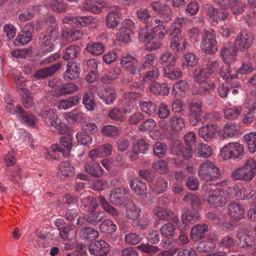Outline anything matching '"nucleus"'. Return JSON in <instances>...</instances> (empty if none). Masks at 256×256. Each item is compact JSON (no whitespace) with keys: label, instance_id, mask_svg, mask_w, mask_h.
Here are the masks:
<instances>
[{"label":"nucleus","instance_id":"6e6d98bb","mask_svg":"<svg viewBox=\"0 0 256 256\" xmlns=\"http://www.w3.org/2000/svg\"><path fill=\"white\" fill-rule=\"evenodd\" d=\"M210 76L205 68L196 69L193 72L194 81L196 82H205Z\"/></svg>","mask_w":256,"mask_h":256},{"label":"nucleus","instance_id":"bf43d9fd","mask_svg":"<svg viewBox=\"0 0 256 256\" xmlns=\"http://www.w3.org/2000/svg\"><path fill=\"white\" fill-rule=\"evenodd\" d=\"M139 176L148 182H152L154 180L156 172L150 168H144L138 172Z\"/></svg>","mask_w":256,"mask_h":256},{"label":"nucleus","instance_id":"b1692460","mask_svg":"<svg viewBox=\"0 0 256 256\" xmlns=\"http://www.w3.org/2000/svg\"><path fill=\"white\" fill-rule=\"evenodd\" d=\"M236 46L230 45L224 46L220 51V56L224 62L228 64L236 58Z\"/></svg>","mask_w":256,"mask_h":256},{"label":"nucleus","instance_id":"37998d69","mask_svg":"<svg viewBox=\"0 0 256 256\" xmlns=\"http://www.w3.org/2000/svg\"><path fill=\"white\" fill-rule=\"evenodd\" d=\"M195 154L198 157L208 158L212 154V148L206 144H201L196 149Z\"/></svg>","mask_w":256,"mask_h":256},{"label":"nucleus","instance_id":"4be33fe9","mask_svg":"<svg viewBox=\"0 0 256 256\" xmlns=\"http://www.w3.org/2000/svg\"><path fill=\"white\" fill-rule=\"evenodd\" d=\"M67 67L63 76L66 80H74L78 78L80 70L79 64L76 62H68Z\"/></svg>","mask_w":256,"mask_h":256},{"label":"nucleus","instance_id":"0eeeda50","mask_svg":"<svg viewBox=\"0 0 256 256\" xmlns=\"http://www.w3.org/2000/svg\"><path fill=\"white\" fill-rule=\"evenodd\" d=\"M60 144H54L51 146L53 152H60L62 154L64 157L66 158L70 156V152L72 148V137L70 135H66L60 138Z\"/></svg>","mask_w":256,"mask_h":256},{"label":"nucleus","instance_id":"5701e85b","mask_svg":"<svg viewBox=\"0 0 256 256\" xmlns=\"http://www.w3.org/2000/svg\"><path fill=\"white\" fill-rule=\"evenodd\" d=\"M120 10L119 7L114 6V9L108 14L106 22L108 27L110 28H116L120 23Z\"/></svg>","mask_w":256,"mask_h":256},{"label":"nucleus","instance_id":"7ed1b4c3","mask_svg":"<svg viewBox=\"0 0 256 256\" xmlns=\"http://www.w3.org/2000/svg\"><path fill=\"white\" fill-rule=\"evenodd\" d=\"M244 146L238 142H230L224 146L220 150V155L224 160L243 158Z\"/></svg>","mask_w":256,"mask_h":256},{"label":"nucleus","instance_id":"ddd939ff","mask_svg":"<svg viewBox=\"0 0 256 256\" xmlns=\"http://www.w3.org/2000/svg\"><path fill=\"white\" fill-rule=\"evenodd\" d=\"M227 208L228 214L233 220H238L243 217L244 209L240 203L231 202L228 204Z\"/></svg>","mask_w":256,"mask_h":256},{"label":"nucleus","instance_id":"20e7f679","mask_svg":"<svg viewBox=\"0 0 256 256\" xmlns=\"http://www.w3.org/2000/svg\"><path fill=\"white\" fill-rule=\"evenodd\" d=\"M200 48L206 54H212L218 50L216 34L212 30H204L202 33Z\"/></svg>","mask_w":256,"mask_h":256},{"label":"nucleus","instance_id":"e2e57ef3","mask_svg":"<svg viewBox=\"0 0 256 256\" xmlns=\"http://www.w3.org/2000/svg\"><path fill=\"white\" fill-rule=\"evenodd\" d=\"M108 116L112 120L120 122L125 120L126 118L122 110L117 107L114 108L108 114Z\"/></svg>","mask_w":256,"mask_h":256},{"label":"nucleus","instance_id":"3c124183","mask_svg":"<svg viewBox=\"0 0 256 256\" xmlns=\"http://www.w3.org/2000/svg\"><path fill=\"white\" fill-rule=\"evenodd\" d=\"M176 59L175 55L170 52H166L161 55L160 61L166 66H172L175 65Z\"/></svg>","mask_w":256,"mask_h":256},{"label":"nucleus","instance_id":"c9c22d12","mask_svg":"<svg viewBox=\"0 0 256 256\" xmlns=\"http://www.w3.org/2000/svg\"><path fill=\"white\" fill-rule=\"evenodd\" d=\"M138 18L147 26L153 27L152 18L148 10L144 8H140L136 12Z\"/></svg>","mask_w":256,"mask_h":256},{"label":"nucleus","instance_id":"2eb2a0df","mask_svg":"<svg viewBox=\"0 0 256 256\" xmlns=\"http://www.w3.org/2000/svg\"><path fill=\"white\" fill-rule=\"evenodd\" d=\"M129 185L134 193L143 198L147 196V188L146 184L140 178H135L130 180Z\"/></svg>","mask_w":256,"mask_h":256},{"label":"nucleus","instance_id":"423d86ee","mask_svg":"<svg viewBox=\"0 0 256 256\" xmlns=\"http://www.w3.org/2000/svg\"><path fill=\"white\" fill-rule=\"evenodd\" d=\"M150 146L144 139L138 140L133 142L132 150L128 152L126 154L131 161H137L140 159V154H146Z\"/></svg>","mask_w":256,"mask_h":256},{"label":"nucleus","instance_id":"f3484780","mask_svg":"<svg viewBox=\"0 0 256 256\" xmlns=\"http://www.w3.org/2000/svg\"><path fill=\"white\" fill-rule=\"evenodd\" d=\"M215 87L214 83L211 80L200 82L198 86H195L192 89V92L196 95L205 96L209 94Z\"/></svg>","mask_w":256,"mask_h":256},{"label":"nucleus","instance_id":"9b49d317","mask_svg":"<svg viewBox=\"0 0 256 256\" xmlns=\"http://www.w3.org/2000/svg\"><path fill=\"white\" fill-rule=\"evenodd\" d=\"M7 110L12 114H18L19 118H21V121L26 123L30 126H33L36 124L35 118L32 114H28L19 105L16 106V108L14 106L10 105L7 108Z\"/></svg>","mask_w":256,"mask_h":256},{"label":"nucleus","instance_id":"a19ab883","mask_svg":"<svg viewBox=\"0 0 256 256\" xmlns=\"http://www.w3.org/2000/svg\"><path fill=\"white\" fill-rule=\"evenodd\" d=\"M66 118L69 122L74 124L76 122H82L86 120V114L75 110L67 114Z\"/></svg>","mask_w":256,"mask_h":256},{"label":"nucleus","instance_id":"dca6fc26","mask_svg":"<svg viewBox=\"0 0 256 256\" xmlns=\"http://www.w3.org/2000/svg\"><path fill=\"white\" fill-rule=\"evenodd\" d=\"M206 13L213 22H220L224 20L228 15V13L222 8L218 10L212 5H208L206 8Z\"/></svg>","mask_w":256,"mask_h":256},{"label":"nucleus","instance_id":"8fccbe9b","mask_svg":"<svg viewBox=\"0 0 256 256\" xmlns=\"http://www.w3.org/2000/svg\"><path fill=\"white\" fill-rule=\"evenodd\" d=\"M152 149L154 155L158 158L164 157L167 154V146L166 144L163 142H156L153 146Z\"/></svg>","mask_w":256,"mask_h":256},{"label":"nucleus","instance_id":"4d7b16f0","mask_svg":"<svg viewBox=\"0 0 256 256\" xmlns=\"http://www.w3.org/2000/svg\"><path fill=\"white\" fill-rule=\"evenodd\" d=\"M82 103L88 110H93L94 109L96 104L92 92L84 93L82 98Z\"/></svg>","mask_w":256,"mask_h":256},{"label":"nucleus","instance_id":"de8ad7c7","mask_svg":"<svg viewBox=\"0 0 256 256\" xmlns=\"http://www.w3.org/2000/svg\"><path fill=\"white\" fill-rule=\"evenodd\" d=\"M80 98L77 96L70 97L66 100L60 101L58 108L60 109L66 110L76 106L79 102Z\"/></svg>","mask_w":256,"mask_h":256},{"label":"nucleus","instance_id":"338daca9","mask_svg":"<svg viewBox=\"0 0 256 256\" xmlns=\"http://www.w3.org/2000/svg\"><path fill=\"white\" fill-rule=\"evenodd\" d=\"M163 71L164 76L170 80H176L182 76V72L180 70L164 68Z\"/></svg>","mask_w":256,"mask_h":256},{"label":"nucleus","instance_id":"603ef678","mask_svg":"<svg viewBox=\"0 0 256 256\" xmlns=\"http://www.w3.org/2000/svg\"><path fill=\"white\" fill-rule=\"evenodd\" d=\"M206 70L210 76L213 74L220 73L222 69V63L218 60H210L206 65Z\"/></svg>","mask_w":256,"mask_h":256},{"label":"nucleus","instance_id":"bb28decb","mask_svg":"<svg viewBox=\"0 0 256 256\" xmlns=\"http://www.w3.org/2000/svg\"><path fill=\"white\" fill-rule=\"evenodd\" d=\"M58 230L60 236L63 240L70 241L74 240L76 236V231L72 228L71 224H66L59 228Z\"/></svg>","mask_w":256,"mask_h":256},{"label":"nucleus","instance_id":"6e6552de","mask_svg":"<svg viewBox=\"0 0 256 256\" xmlns=\"http://www.w3.org/2000/svg\"><path fill=\"white\" fill-rule=\"evenodd\" d=\"M34 30V24L32 22L26 24L23 30L19 32L14 42L15 46L24 45L32 40V34Z\"/></svg>","mask_w":256,"mask_h":256},{"label":"nucleus","instance_id":"ea45409f","mask_svg":"<svg viewBox=\"0 0 256 256\" xmlns=\"http://www.w3.org/2000/svg\"><path fill=\"white\" fill-rule=\"evenodd\" d=\"M150 90L156 95L166 96L169 93L170 88L166 83H154L150 86Z\"/></svg>","mask_w":256,"mask_h":256},{"label":"nucleus","instance_id":"a18cd8bd","mask_svg":"<svg viewBox=\"0 0 256 256\" xmlns=\"http://www.w3.org/2000/svg\"><path fill=\"white\" fill-rule=\"evenodd\" d=\"M244 138L248 144L250 152L254 153L256 152V132L246 134L244 136Z\"/></svg>","mask_w":256,"mask_h":256},{"label":"nucleus","instance_id":"c85d7f7f","mask_svg":"<svg viewBox=\"0 0 256 256\" xmlns=\"http://www.w3.org/2000/svg\"><path fill=\"white\" fill-rule=\"evenodd\" d=\"M208 230V226L204 224H196L191 230V238L194 240H200L204 237Z\"/></svg>","mask_w":256,"mask_h":256},{"label":"nucleus","instance_id":"393cba45","mask_svg":"<svg viewBox=\"0 0 256 256\" xmlns=\"http://www.w3.org/2000/svg\"><path fill=\"white\" fill-rule=\"evenodd\" d=\"M84 170L90 176L95 178H100L104 174L100 166L94 162H87L84 166Z\"/></svg>","mask_w":256,"mask_h":256},{"label":"nucleus","instance_id":"a878e982","mask_svg":"<svg viewBox=\"0 0 256 256\" xmlns=\"http://www.w3.org/2000/svg\"><path fill=\"white\" fill-rule=\"evenodd\" d=\"M60 64L57 63L50 67L40 69L34 74L36 78H44L52 76L60 67Z\"/></svg>","mask_w":256,"mask_h":256},{"label":"nucleus","instance_id":"5fc2aeb1","mask_svg":"<svg viewBox=\"0 0 256 256\" xmlns=\"http://www.w3.org/2000/svg\"><path fill=\"white\" fill-rule=\"evenodd\" d=\"M222 131L224 137L231 138L238 134L239 128L234 124H227L223 128Z\"/></svg>","mask_w":256,"mask_h":256},{"label":"nucleus","instance_id":"e433bc0d","mask_svg":"<svg viewBox=\"0 0 256 256\" xmlns=\"http://www.w3.org/2000/svg\"><path fill=\"white\" fill-rule=\"evenodd\" d=\"M200 216L198 210H186L182 215V218L184 222L194 224L199 220Z\"/></svg>","mask_w":256,"mask_h":256},{"label":"nucleus","instance_id":"0e129e2a","mask_svg":"<svg viewBox=\"0 0 256 256\" xmlns=\"http://www.w3.org/2000/svg\"><path fill=\"white\" fill-rule=\"evenodd\" d=\"M152 167L162 174H166L168 171V164L164 160H160L154 162Z\"/></svg>","mask_w":256,"mask_h":256},{"label":"nucleus","instance_id":"f8f14e48","mask_svg":"<svg viewBox=\"0 0 256 256\" xmlns=\"http://www.w3.org/2000/svg\"><path fill=\"white\" fill-rule=\"evenodd\" d=\"M238 244L242 248H252L254 244V238L249 234L248 230L240 228L236 234Z\"/></svg>","mask_w":256,"mask_h":256},{"label":"nucleus","instance_id":"412c9836","mask_svg":"<svg viewBox=\"0 0 256 256\" xmlns=\"http://www.w3.org/2000/svg\"><path fill=\"white\" fill-rule=\"evenodd\" d=\"M56 90L52 94L54 96L58 97L62 95L72 94L78 90V86L74 83L64 84L58 86Z\"/></svg>","mask_w":256,"mask_h":256},{"label":"nucleus","instance_id":"2f4dec72","mask_svg":"<svg viewBox=\"0 0 256 256\" xmlns=\"http://www.w3.org/2000/svg\"><path fill=\"white\" fill-rule=\"evenodd\" d=\"M168 188V182L162 177L158 178L151 185L152 190L158 194L166 190Z\"/></svg>","mask_w":256,"mask_h":256},{"label":"nucleus","instance_id":"cd10ccee","mask_svg":"<svg viewBox=\"0 0 256 256\" xmlns=\"http://www.w3.org/2000/svg\"><path fill=\"white\" fill-rule=\"evenodd\" d=\"M45 6L58 13L66 11L68 7L64 0H46Z\"/></svg>","mask_w":256,"mask_h":256},{"label":"nucleus","instance_id":"f704fd0d","mask_svg":"<svg viewBox=\"0 0 256 256\" xmlns=\"http://www.w3.org/2000/svg\"><path fill=\"white\" fill-rule=\"evenodd\" d=\"M183 200L190 205L194 210H199L202 208L200 200L192 194H186L183 197Z\"/></svg>","mask_w":256,"mask_h":256},{"label":"nucleus","instance_id":"6ab92c4d","mask_svg":"<svg viewBox=\"0 0 256 256\" xmlns=\"http://www.w3.org/2000/svg\"><path fill=\"white\" fill-rule=\"evenodd\" d=\"M208 201L210 207L216 208L222 206L225 204L223 191L221 189L214 191L210 194Z\"/></svg>","mask_w":256,"mask_h":256},{"label":"nucleus","instance_id":"f03ea898","mask_svg":"<svg viewBox=\"0 0 256 256\" xmlns=\"http://www.w3.org/2000/svg\"><path fill=\"white\" fill-rule=\"evenodd\" d=\"M202 102L198 100L192 99L188 100V120L192 126H197L203 124L205 120L204 111L202 110Z\"/></svg>","mask_w":256,"mask_h":256},{"label":"nucleus","instance_id":"774afa93","mask_svg":"<svg viewBox=\"0 0 256 256\" xmlns=\"http://www.w3.org/2000/svg\"><path fill=\"white\" fill-rule=\"evenodd\" d=\"M132 36L133 32L122 28L120 29L119 32L118 34L119 40L125 43H128L130 42L131 38Z\"/></svg>","mask_w":256,"mask_h":256},{"label":"nucleus","instance_id":"7c9ffc66","mask_svg":"<svg viewBox=\"0 0 256 256\" xmlns=\"http://www.w3.org/2000/svg\"><path fill=\"white\" fill-rule=\"evenodd\" d=\"M186 42L183 36H172L170 40V47L174 52H180L184 50Z\"/></svg>","mask_w":256,"mask_h":256},{"label":"nucleus","instance_id":"c03bdc74","mask_svg":"<svg viewBox=\"0 0 256 256\" xmlns=\"http://www.w3.org/2000/svg\"><path fill=\"white\" fill-rule=\"evenodd\" d=\"M86 50L91 54L98 56L104 52V46L101 42H90L86 46Z\"/></svg>","mask_w":256,"mask_h":256},{"label":"nucleus","instance_id":"864d4df0","mask_svg":"<svg viewBox=\"0 0 256 256\" xmlns=\"http://www.w3.org/2000/svg\"><path fill=\"white\" fill-rule=\"evenodd\" d=\"M176 228L172 224L168 222L164 224L160 229V232L162 235L168 238H170L176 234Z\"/></svg>","mask_w":256,"mask_h":256},{"label":"nucleus","instance_id":"473e14b6","mask_svg":"<svg viewBox=\"0 0 256 256\" xmlns=\"http://www.w3.org/2000/svg\"><path fill=\"white\" fill-rule=\"evenodd\" d=\"M80 51V48L78 45H70L66 48L62 58L66 60H74L78 57Z\"/></svg>","mask_w":256,"mask_h":256},{"label":"nucleus","instance_id":"69168bd1","mask_svg":"<svg viewBox=\"0 0 256 256\" xmlns=\"http://www.w3.org/2000/svg\"><path fill=\"white\" fill-rule=\"evenodd\" d=\"M188 82L185 80H180L174 84L172 93L174 96H180L185 90Z\"/></svg>","mask_w":256,"mask_h":256},{"label":"nucleus","instance_id":"58836bf2","mask_svg":"<svg viewBox=\"0 0 256 256\" xmlns=\"http://www.w3.org/2000/svg\"><path fill=\"white\" fill-rule=\"evenodd\" d=\"M104 217V213L101 211L90 210L86 215V222L92 225H96Z\"/></svg>","mask_w":256,"mask_h":256},{"label":"nucleus","instance_id":"a211bd4d","mask_svg":"<svg viewBox=\"0 0 256 256\" xmlns=\"http://www.w3.org/2000/svg\"><path fill=\"white\" fill-rule=\"evenodd\" d=\"M218 132L217 126L214 124H206L198 130V136L206 142H210L214 138Z\"/></svg>","mask_w":256,"mask_h":256},{"label":"nucleus","instance_id":"1a4fd4ad","mask_svg":"<svg viewBox=\"0 0 256 256\" xmlns=\"http://www.w3.org/2000/svg\"><path fill=\"white\" fill-rule=\"evenodd\" d=\"M110 250L109 244L104 240H96L90 242L88 245L90 252L96 256H105Z\"/></svg>","mask_w":256,"mask_h":256},{"label":"nucleus","instance_id":"79ce46f5","mask_svg":"<svg viewBox=\"0 0 256 256\" xmlns=\"http://www.w3.org/2000/svg\"><path fill=\"white\" fill-rule=\"evenodd\" d=\"M81 236L84 239L94 240L96 238L99 236L98 230L92 227L84 226L80 230Z\"/></svg>","mask_w":256,"mask_h":256},{"label":"nucleus","instance_id":"aec40b11","mask_svg":"<svg viewBox=\"0 0 256 256\" xmlns=\"http://www.w3.org/2000/svg\"><path fill=\"white\" fill-rule=\"evenodd\" d=\"M127 190L126 188H117L109 196V201L115 205H121L127 199Z\"/></svg>","mask_w":256,"mask_h":256},{"label":"nucleus","instance_id":"052dcab7","mask_svg":"<svg viewBox=\"0 0 256 256\" xmlns=\"http://www.w3.org/2000/svg\"><path fill=\"white\" fill-rule=\"evenodd\" d=\"M191 146H188L184 147L182 144H180L178 147L177 154L180 158H183L184 159L188 160L192 156V151Z\"/></svg>","mask_w":256,"mask_h":256},{"label":"nucleus","instance_id":"09e8293b","mask_svg":"<svg viewBox=\"0 0 256 256\" xmlns=\"http://www.w3.org/2000/svg\"><path fill=\"white\" fill-rule=\"evenodd\" d=\"M100 230L103 232L112 234L117 229L116 225L110 219H106L102 221L99 226Z\"/></svg>","mask_w":256,"mask_h":256},{"label":"nucleus","instance_id":"13d9d810","mask_svg":"<svg viewBox=\"0 0 256 256\" xmlns=\"http://www.w3.org/2000/svg\"><path fill=\"white\" fill-rule=\"evenodd\" d=\"M40 44L43 49V50L46 52H50L54 50V46L52 43V40L47 35H44L42 38H40Z\"/></svg>","mask_w":256,"mask_h":256},{"label":"nucleus","instance_id":"49530a36","mask_svg":"<svg viewBox=\"0 0 256 256\" xmlns=\"http://www.w3.org/2000/svg\"><path fill=\"white\" fill-rule=\"evenodd\" d=\"M139 106L141 110L149 116L154 114L157 108L156 104L151 100L142 101L139 104Z\"/></svg>","mask_w":256,"mask_h":256},{"label":"nucleus","instance_id":"39448f33","mask_svg":"<svg viewBox=\"0 0 256 256\" xmlns=\"http://www.w3.org/2000/svg\"><path fill=\"white\" fill-rule=\"evenodd\" d=\"M198 173L200 178L206 181L215 180L220 176V169L213 162L208 160L200 165Z\"/></svg>","mask_w":256,"mask_h":256},{"label":"nucleus","instance_id":"72a5a7b5","mask_svg":"<svg viewBox=\"0 0 256 256\" xmlns=\"http://www.w3.org/2000/svg\"><path fill=\"white\" fill-rule=\"evenodd\" d=\"M170 128L174 132L180 134L186 128L184 119L181 117L174 116L170 120Z\"/></svg>","mask_w":256,"mask_h":256},{"label":"nucleus","instance_id":"f257e3e1","mask_svg":"<svg viewBox=\"0 0 256 256\" xmlns=\"http://www.w3.org/2000/svg\"><path fill=\"white\" fill-rule=\"evenodd\" d=\"M256 174V160L248 159L244 164L234 169L230 173V178L234 180L250 182Z\"/></svg>","mask_w":256,"mask_h":256},{"label":"nucleus","instance_id":"4468645a","mask_svg":"<svg viewBox=\"0 0 256 256\" xmlns=\"http://www.w3.org/2000/svg\"><path fill=\"white\" fill-rule=\"evenodd\" d=\"M94 20V18L91 16H68L64 18L63 21L64 23L72 24L74 26L80 27H83L86 24L92 23Z\"/></svg>","mask_w":256,"mask_h":256},{"label":"nucleus","instance_id":"4c0bfd02","mask_svg":"<svg viewBox=\"0 0 256 256\" xmlns=\"http://www.w3.org/2000/svg\"><path fill=\"white\" fill-rule=\"evenodd\" d=\"M58 174L64 177L72 176L74 172V167L68 161L62 162L58 168Z\"/></svg>","mask_w":256,"mask_h":256},{"label":"nucleus","instance_id":"680f3d73","mask_svg":"<svg viewBox=\"0 0 256 256\" xmlns=\"http://www.w3.org/2000/svg\"><path fill=\"white\" fill-rule=\"evenodd\" d=\"M154 214L159 220H167L170 214H172V211L168 209H164L160 207L155 208L153 210Z\"/></svg>","mask_w":256,"mask_h":256},{"label":"nucleus","instance_id":"9d476101","mask_svg":"<svg viewBox=\"0 0 256 256\" xmlns=\"http://www.w3.org/2000/svg\"><path fill=\"white\" fill-rule=\"evenodd\" d=\"M254 36L250 32L243 30L240 33L236 40V46L240 51H245L251 46Z\"/></svg>","mask_w":256,"mask_h":256},{"label":"nucleus","instance_id":"c756f323","mask_svg":"<svg viewBox=\"0 0 256 256\" xmlns=\"http://www.w3.org/2000/svg\"><path fill=\"white\" fill-rule=\"evenodd\" d=\"M98 96L106 104H112L116 98V90L111 88H106L104 92L99 93Z\"/></svg>","mask_w":256,"mask_h":256}]
</instances>
